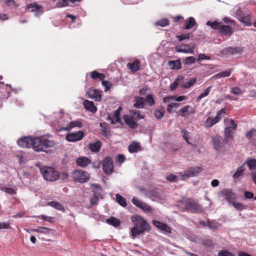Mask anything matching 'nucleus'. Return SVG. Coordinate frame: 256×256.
Instances as JSON below:
<instances>
[{
	"label": "nucleus",
	"instance_id": "6e6d98bb",
	"mask_svg": "<svg viewBox=\"0 0 256 256\" xmlns=\"http://www.w3.org/2000/svg\"><path fill=\"white\" fill-rule=\"evenodd\" d=\"M179 106V104L174 102L170 103L168 106L167 110L169 113H171L173 108H177Z\"/></svg>",
	"mask_w": 256,
	"mask_h": 256
},
{
	"label": "nucleus",
	"instance_id": "5fc2aeb1",
	"mask_svg": "<svg viewBox=\"0 0 256 256\" xmlns=\"http://www.w3.org/2000/svg\"><path fill=\"white\" fill-rule=\"evenodd\" d=\"M154 115L156 118L158 120L161 119L164 116V111L156 110L154 112Z\"/></svg>",
	"mask_w": 256,
	"mask_h": 256
},
{
	"label": "nucleus",
	"instance_id": "338daca9",
	"mask_svg": "<svg viewBox=\"0 0 256 256\" xmlns=\"http://www.w3.org/2000/svg\"><path fill=\"white\" fill-rule=\"evenodd\" d=\"M218 256H234L232 254L226 250L220 251L218 254Z\"/></svg>",
	"mask_w": 256,
	"mask_h": 256
},
{
	"label": "nucleus",
	"instance_id": "7ed1b4c3",
	"mask_svg": "<svg viewBox=\"0 0 256 256\" xmlns=\"http://www.w3.org/2000/svg\"><path fill=\"white\" fill-rule=\"evenodd\" d=\"M180 202L184 206L187 211L193 213L200 212L202 211V207L192 199L183 198L180 200Z\"/></svg>",
	"mask_w": 256,
	"mask_h": 256
},
{
	"label": "nucleus",
	"instance_id": "79ce46f5",
	"mask_svg": "<svg viewBox=\"0 0 256 256\" xmlns=\"http://www.w3.org/2000/svg\"><path fill=\"white\" fill-rule=\"evenodd\" d=\"M233 13L234 16L239 19L245 12L240 7H236L233 10Z\"/></svg>",
	"mask_w": 256,
	"mask_h": 256
},
{
	"label": "nucleus",
	"instance_id": "680f3d73",
	"mask_svg": "<svg viewBox=\"0 0 256 256\" xmlns=\"http://www.w3.org/2000/svg\"><path fill=\"white\" fill-rule=\"evenodd\" d=\"M102 85L104 86L106 88L105 90H104L105 92H106L109 89H110V88L112 86V84L110 83V82L108 81H106V80H102Z\"/></svg>",
	"mask_w": 256,
	"mask_h": 256
},
{
	"label": "nucleus",
	"instance_id": "bf43d9fd",
	"mask_svg": "<svg viewBox=\"0 0 256 256\" xmlns=\"http://www.w3.org/2000/svg\"><path fill=\"white\" fill-rule=\"evenodd\" d=\"M230 92L233 94L238 96L241 93V90L238 87H234L231 88Z\"/></svg>",
	"mask_w": 256,
	"mask_h": 256
},
{
	"label": "nucleus",
	"instance_id": "37998d69",
	"mask_svg": "<svg viewBox=\"0 0 256 256\" xmlns=\"http://www.w3.org/2000/svg\"><path fill=\"white\" fill-rule=\"evenodd\" d=\"M245 164L248 165L250 170H254L256 167V160L254 158L247 160Z\"/></svg>",
	"mask_w": 256,
	"mask_h": 256
},
{
	"label": "nucleus",
	"instance_id": "de8ad7c7",
	"mask_svg": "<svg viewBox=\"0 0 256 256\" xmlns=\"http://www.w3.org/2000/svg\"><path fill=\"white\" fill-rule=\"evenodd\" d=\"M146 101L147 102V103L150 106H153L155 103L154 97L151 94H148L146 96Z\"/></svg>",
	"mask_w": 256,
	"mask_h": 256
},
{
	"label": "nucleus",
	"instance_id": "864d4df0",
	"mask_svg": "<svg viewBox=\"0 0 256 256\" xmlns=\"http://www.w3.org/2000/svg\"><path fill=\"white\" fill-rule=\"evenodd\" d=\"M181 134H182V138L185 140L186 142L188 144H191V143L190 142V141L188 140V132L186 130L182 129L181 130Z\"/></svg>",
	"mask_w": 256,
	"mask_h": 256
},
{
	"label": "nucleus",
	"instance_id": "393cba45",
	"mask_svg": "<svg viewBox=\"0 0 256 256\" xmlns=\"http://www.w3.org/2000/svg\"><path fill=\"white\" fill-rule=\"evenodd\" d=\"M176 51L185 54H193L194 52V48H191L187 44L182 45L180 47L177 48Z\"/></svg>",
	"mask_w": 256,
	"mask_h": 256
},
{
	"label": "nucleus",
	"instance_id": "2f4dec72",
	"mask_svg": "<svg viewBox=\"0 0 256 256\" xmlns=\"http://www.w3.org/2000/svg\"><path fill=\"white\" fill-rule=\"evenodd\" d=\"M130 114L136 120H138L142 119L144 117V114H140V111L139 110H130Z\"/></svg>",
	"mask_w": 256,
	"mask_h": 256
},
{
	"label": "nucleus",
	"instance_id": "4be33fe9",
	"mask_svg": "<svg viewBox=\"0 0 256 256\" xmlns=\"http://www.w3.org/2000/svg\"><path fill=\"white\" fill-rule=\"evenodd\" d=\"M222 194L226 196V200L230 204L236 199L235 194L230 190H224L222 192Z\"/></svg>",
	"mask_w": 256,
	"mask_h": 256
},
{
	"label": "nucleus",
	"instance_id": "49530a36",
	"mask_svg": "<svg viewBox=\"0 0 256 256\" xmlns=\"http://www.w3.org/2000/svg\"><path fill=\"white\" fill-rule=\"evenodd\" d=\"M166 179L170 182H176L178 180V176L172 174H168L166 176Z\"/></svg>",
	"mask_w": 256,
	"mask_h": 256
},
{
	"label": "nucleus",
	"instance_id": "9d476101",
	"mask_svg": "<svg viewBox=\"0 0 256 256\" xmlns=\"http://www.w3.org/2000/svg\"><path fill=\"white\" fill-rule=\"evenodd\" d=\"M41 138L42 142V146L43 147V152H46V148H52L56 144L55 141L51 138L50 135L41 136Z\"/></svg>",
	"mask_w": 256,
	"mask_h": 256
},
{
	"label": "nucleus",
	"instance_id": "8fccbe9b",
	"mask_svg": "<svg viewBox=\"0 0 256 256\" xmlns=\"http://www.w3.org/2000/svg\"><path fill=\"white\" fill-rule=\"evenodd\" d=\"M49 205L58 210H64L62 206L58 202H49Z\"/></svg>",
	"mask_w": 256,
	"mask_h": 256
},
{
	"label": "nucleus",
	"instance_id": "2eb2a0df",
	"mask_svg": "<svg viewBox=\"0 0 256 256\" xmlns=\"http://www.w3.org/2000/svg\"><path fill=\"white\" fill-rule=\"evenodd\" d=\"M95 188L96 192H94L93 197L90 199V204L92 205H97L98 204L102 192L101 188L99 186L95 185Z\"/></svg>",
	"mask_w": 256,
	"mask_h": 256
},
{
	"label": "nucleus",
	"instance_id": "ea45409f",
	"mask_svg": "<svg viewBox=\"0 0 256 256\" xmlns=\"http://www.w3.org/2000/svg\"><path fill=\"white\" fill-rule=\"evenodd\" d=\"M231 71L230 70H226L224 72H222L219 73H218L216 74L214 78L218 79L220 78H225V77H228L230 75Z\"/></svg>",
	"mask_w": 256,
	"mask_h": 256
},
{
	"label": "nucleus",
	"instance_id": "6e6552de",
	"mask_svg": "<svg viewBox=\"0 0 256 256\" xmlns=\"http://www.w3.org/2000/svg\"><path fill=\"white\" fill-rule=\"evenodd\" d=\"M26 10L31 12H34V16H38L44 12L42 10V6L35 2L28 5Z\"/></svg>",
	"mask_w": 256,
	"mask_h": 256
},
{
	"label": "nucleus",
	"instance_id": "e433bc0d",
	"mask_svg": "<svg viewBox=\"0 0 256 256\" xmlns=\"http://www.w3.org/2000/svg\"><path fill=\"white\" fill-rule=\"evenodd\" d=\"M106 222L114 227L118 226L120 224V222L114 217H111L110 218L107 219Z\"/></svg>",
	"mask_w": 256,
	"mask_h": 256
},
{
	"label": "nucleus",
	"instance_id": "774afa93",
	"mask_svg": "<svg viewBox=\"0 0 256 256\" xmlns=\"http://www.w3.org/2000/svg\"><path fill=\"white\" fill-rule=\"evenodd\" d=\"M153 224L156 227L158 228L161 230L162 226L164 224V223H162L159 221L153 220L152 222Z\"/></svg>",
	"mask_w": 256,
	"mask_h": 256
},
{
	"label": "nucleus",
	"instance_id": "f3484780",
	"mask_svg": "<svg viewBox=\"0 0 256 256\" xmlns=\"http://www.w3.org/2000/svg\"><path fill=\"white\" fill-rule=\"evenodd\" d=\"M87 94L90 98L94 100L96 102H100L102 100V94L96 89H90L87 92Z\"/></svg>",
	"mask_w": 256,
	"mask_h": 256
},
{
	"label": "nucleus",
	"instance_id": "72a5a7b5",
	"mask_svg": "<svg viewBox=\"0 0 256 256\" xmlns=\"http://www.w3.org/2000/svg\"><path fill=\"white\" fill-rule=\"evenodd\" d=\"M140 150V147L138 143L132 142L128 146V150L131 153L138 152Z\"/></svg>",
	"mask_w": 256,
	"mask_h": 256
},
{
	"label": "nucleus",
	"instance_id": "1a4fd4ad",
	"mask_svg": "<svg viewBox=\"0 0 256 256\" xmlns=\"http://www.w3.org/2000/svg\"><path fill=\"white\" fill-rule=\"evenodd\" d=\"M84 136V132L82 130H79L68 134L66 136V140L68 142H75L81 140Z\"/></svg>",
	"mask_w": 256,
	"mask_h": 256
},
{
	"label": "nucleus",
	"instance_id": "13d9d810",
	"mask_svg": "<svg viewBox=\"0 0 256 256\" xmlns=\"http://www.w3.org/2000/svg\"><path fill=\"white\" fill-rule=\"evenodd\" d=\"M210 58L209 56H206L204 54H198L197 60L198 62H200L202 60H210Z\"/></svg>",
	"mask_w": 256,
	"mask_h": 256
},
{
	"label": "nucleus",
	"instance_id": "a878e982",
	"mask_svg": "<svg viewBox=\"0 0 256 256\" xmlns=\"http://www.w3.org/2000/svg\"><path fill=\"white\" fill-rule=\"evenodd\" d=\"M101 147V142L99 140H96L95 142L90 143L88 144V148L94 152H99Z\"/></svg>",
	"mask_w": 256,
	"mask_h": 256
},
{
	"label": "nucleus",
	"instance_id": "6ab92c4d",
	"mask_svg": "<svg viewBox=\"0 0 256 256\" xmlns=\"http://www.w3.org/2000/svg\"><path fill=\"white\" fill-rule=\"evenodd\" d=\"M239 21L246 26H250L252 24L251 22V15L249 12H245L238 19Z\"/></svg>",
	"mask_w": 256,
	"mask_h": 256
},
{
	"label": "nucleus",
	"instance_id": "c756f323",
	"mask_svg": "<svg viewBox=\"0 0 256 256\" xmlns=\"http://www.w3.org/2000/svg\"><path fill=\"white\" fill-rule=\"evenodd\" d=\"M206 25L211 27L212 29L214 30H220V26L222 25V23L218 22V21H210L208 20L206 22Z\"/></svg>",
	"mask_w": 256,
	"mask_h": 256
},
{
	"label": "nucleus",
	"instance_id": "69168bd1",
	"mask_svg": "<svg viewBox=\"0 0 256 256\" xmlns=\"http://www.w3.org/2000/svg\"><path fill=\"white\" fill-rule=\"evenodd\" d=\"M190 38V34H184L180 36H177V38L179 41H182L183 40L186 39H189Z\"/></svg>",
	"mask_w": 256,
	"mask_h": 256
},
{
	"label": "nucleus",
	"instance_id": "e2e57ef3",
	"mask_svg": "<svg viewBox=\"0 0 256 256\" xmlns=\"http://www.w3.org/2000/svg\"><path fill=\"white\" fill-rule=\"evenodd\" d=\"M122 110V108L119 107L114 112V116L116 121L120 120V112Z\"/></svg>",
	"mask_w": 256,
	"mask_h": 256
},
{
	"label": "nucleus",
	"instance_id": "a18cd8bd",
	"mask_svg": "<svg viewBox=\"0 0 256 256\" xmlns=\"http://www.w3.org/2000/svg\"><path fill=\"white\" fill-rule=\"evenodd\" d=\"M196 81V78H194L190 80L188 82L182 84L181 86L184 88H188L193 86Z\"/></svg>",
	"mask_w": 256,
	"mask_h": 256
},
{
	"label": "nucleus",
	"instance_id": "3c124183",
	"mask_svg": "<svg viewBox=\"0 0 256 256\" xmlns=\"http://www.w3.org/2000/svg\"><path fill=\"white\" fill-rule=\"evenodd\" d=\"M196 58L192 56H188L186 58L184 61V63L185 64H194L196 62Z\"/></svg>",
	"mask_w": 256,
	"mask_h": 256
},
{
	"label": "nucleus",
	"instance_id": "c03bdc74",
	"mask_svg": "<svg viewBox=\"0 0 256 256\" xmlns=\"http://www.w3.org/2000/svg\"><path fill=\"white\" fill-rule=\"evenodd\" d=\"M244 165V164L238 168L236 171L233 174V178H238L242 175V172L245 170Z\"/></svg>",
	"mask_w": 256,
	"mask_h": 256
},
{
	"label": "nucleus",
	"instance_id": "052dcab7",
	"mask_svg": "<svg viewBox=\"0 0 256 256\" xmlns=\"http://www.w3.org/2000/svg\"><path fill=\"white\" fill-rule=\"evenodd\" d=\"M254 132H256V129L252 128L246 134V137L249 140H250L254 136Z\"/></svg>",
	"mask_w": 256,
	"mask_h": 256
},
{
	"label": "nucleus",
	"instance_id": "4468645a",
	"mask_svg": "<svg viewBox=\"0 0 256 256\" xmlns=\"http://www.w3.org/2000/svg\"><path fill=\"white\" fill-rule=\"evenodd\" d=\"M32 144L30 148H32L34 151H43V147L42 146V142L41 136L39 138H32Z\"/></svg>",
	"mask_w": 256,
	"mask_h": 256
},
{
	"label": "nucleus",
	"instance_id": "7c9ffc66",
	"mask_svg": "<svg viewBox=\"0 0 256 256\" xmlns=\"http://www.w3.org/2000/svg\"><path fill=\"white\" fill-rule=\"evenodd\" d=\"M184 80V76H179L176 79V80L170 86V88L172 91L176 89L177 86L180 84L182 81Z\"/></svg>",
	"mask_w": 256,
	"mask_h": 256
},
{
	"label": "nucleus",
	"instance_id": "603ef678",
	"mask_svg": "<svg viewBox=\"0 0 256 256\" xmlns=\"http://www.w3.org/2000/svg\"><path fill=\"white\" fill-rule=\"evenodd\" d=\"M100 127L101 128L100 134L104 136H107L110 134L109 130L107 128L104 126L102 123L100 124Z\"/></svg>",
	"mask_w": 256,
	"mask_h": 256
},
{
	"label": "nucleus",
	"instance_id": "09e8293b",
	"mask_svg": "<svg viewBox=\"0 0 256 256\" xmlns=\"http://www.w3.org/2000/svg\"><path fill=\"white\" fill-rule=\"evenodd\" d=\"M155 24L161 26L162 27H164L165 26H168L169 24V22L168 19L164 18L156 22L155 23Z\"/></svg>",
	"mask_w": 256,
	"mask_h": 256
},
{
	"label": "nucleus",
	"instance_id": "f704fd0d",
	"mask_svg": "<svg viewBox=\"0 0 256 256\" xmlns=\"http://www.w3.org/2000/svg\"><path fill=\"white\" fill-rule=\"evenodd\" d=\"M144 98L142 97H137L136 98L135 103L134 106L138 108H142L144 106Z\"/></svg>",
	"mask_w": 256,
	"mask_h": 256
},
{
	"label": "nucleus",
	"instance_id": "bb28decb",
	"mask_svg": "<svg viewBox=\"0 0 256 256\" xmlns=\"http://www.w3.org/2000/svg\"><path fill=\"white\" fill-rule=\"evenodd\" d=\"M140 66V62L138 60H135L132 62L128 63L127 64V67L130 69V70L134 72H137L139 70Z\"/></svg>",
	"mask_w": 256,
	"mask_h": 256
},
{
	"label": "nucleus",
	"instance_id": "9b49d317",
	"mask_svg": "<svg viewBox=\"0 0 256 256\" xmlns=\"http://www.w3.org/2000/svg\"><path fill=\"white\" fill-rule=\"evenodd\" d=\"M132 202L137 207L141 208L144 212H150L152 211V208L150 206L147 204L146 203L140 200L138 198L134 197L132 200Z\"/></svg>",
	"mask_w": 256,
	"mask_h": 256
},
{
	"label": "nucleus",
	"instance_id": "ddd939ff",
	"mask_svg": "<svg viewBox=\"0 0 256 256\" xmlns=\"http://www.w3.org/2000/svg\"><path fill=\"white\" fill-rule=\"evenodd\" d=\"M195 113V110L193 107L187 105L182 107L178 112V115L182 117L186 116L192 115Z\"/></svg>",
	"mask_w": 256,
	"mask_h": 256
},
{
	"label": "nucleus",
	"instance_id": "5701e85b",
	"mask_svg": "<svg viewBox=\"0 0 256 256\" xmlns=\"http://www.w3.org/2000/svg\"><path fill=\"white\" fill-rule=\"evenodd\" d=\"M76 162L78 166L84 168L90 164V160L86 156H82L78 158Z\"/></svg>",
	"mask_w": 256,
	"mask_h": 256
},
{
	"label": "nucleus",
	"instance_id": "c85d7f7f",
	"mask_svg": "<svg viewBox=\"0 0 256 256\" xmlns=\"http://www.w3.org/2000/svg\"><path fill=\"white\" fill-rule=\"evenodd\" d=\"M144 232L142 229L135 226L131 228L130 236L132 238H134L143 234Z\"/></svg>",
	"mask_w": 256,
	"mask_h": 256
},
{
	"label": "nucleus",
	"instance_id": "473e14b6",
	"mask_svg": "<svg viewBox=\"0 0 256 256\" xmlns=\"http://www.w3.org/2000/svg\"><path fill=\"white\" fill-rule=\"evenodd\" d=\"M82 123L78 120H74L70 122L68 126L67 130H70L74 128H82Z\"/></svg>",
	"mask_w": 256,
	"mask_h": 256
},
{
	"label": "nucleus",
	"instance_id": "423d86ee",
	"mask_svg": "<svg viewBox=\"0 0 256 256\" xmlns=\"http://www.w3.org/2000/svg\"><path fill=\"white\" fill-rule=\"evenodd\" d=\"M72 176L75 181L84 183L88 180L90 174L83 170H78L73 172Z\"/></svg>",
	"mask_w": 256,
	"mask_h": 256
},
{
	"label": "nucleus",
	"instance_id": "39448f33",
	"mask_svg": "<svg viewBox=\"0 0 256 256\" xmlns=\"http://www.w3.org/2000/svg\"><path fill=\"white\" fill-rule=\"evenodd\" d=\"M130 219L136 226L138 227L144 231L148 232L150 230V226L142 217L138 216H134L131 217Z\"/></svg>",
	"mask_w": 256,
	"mask_h": 256
},
{
	"label": "nucleus",
	"instance_id": "58836bf2",
	"mask_svg": "<svg viewBox=\"0 0 256 256\" xmlns=\"http://www.w3.org/2000/svg\"><path fill=\"white\" fill-rule=\"evenodd\" d=\"M116 202L123 207H125L126 206L127 204L126 202V200L120 194H116Z\"/></svg>",
	"mask_w": 256,
	"mask_h": 256
},
{
	"label": "nucleus",
	"instance_id": "f03ea898",
	"mask_svg": "<svg viewBox=\"0 0 256 256\" xmlns=\"http://www.w3.org/2000/svg\"><path fill=\"white\" fill-rule=\"evenodd\" d=\"M40 171L44 178L47 181H56L60 177L58 172L53 167H43L40 169Z\"/></svg>",
	"mask_w": 256,
	"mask_h": 256
},
{
	"label": "nucleus",
	"instance_id": "b1692460",
	"mask_svg": "<svg viewBox=\"0 0 256 256\" xmlns=\"http://www.w3.org/2000/svg\"><path fill=\"white\" fill-rule=\"evenodd\" d=\"M124 118L126 123L131 128H135L137 127L138 124L132 116H124Z\"/></svg>",
	"mask_w": 256,
	"mask_h": 256
},
{
	"label": "nucleus",
	"instance_id": "412c9836",
	"mask_svg": "<svg viewBox=\"0 0 256 256\" xmlns=\"http://www.w3.org/2000/svg\"><path fill=\"white\" fill-rule=\"evenodd\" d=\"M83 105L86 110L93 114L95 113L97 110V108L94 106V102L92 101L86 100L83 102Z\"/></svg>",
	"mask_w": 256,
	"mask_h": 256
},
{
	"label": "nucleus",
	"instance_id": "0e129e2a",
	"mask_svg": "<svg viewBox=\"0 0 256 256\" xmlns=\"http://www.w3.org/2000/svg\"><path fill=\"white\" fill-rule=\"evenodd\" d=\"M38 218H42L44 221H46L50 222H52V218L50 216H46L44 215H41L38 216Z\"/></svg>",
	"mask_w": 256,
	"mask_h": 256
},
{
	"label": "nucleus",
	"instance_id": "dca6fc26",
	"mask_svg": "<svg viewBox=\"0 0 256 256\" xmlns=\"http://www.w3.org/2000/svg\"><path fill=\"white\" fill-rule=\"evenodd\" d=\"M218 32L221 35L230 37L233 34V29L229 26L221 25Z\"/></svg>",
	"mask_w": 256,
	"mask_h": 256
},
{
	"label": "nucleus",
	"instance_id": "4c0bfd02",
	"mask_svg": "<svg viewBox=\"0 0 256 256\" xmlns=\"http://www.w3.org/2000/svg\"><path fill=\"white\" fill-rule=\"evenodd\" d=\"M196 24V22L193 17H190L184 26V29L190 30L193 28Z\"/></svg>",
	"mask_w": 256,
	"mask_h": 256
},
{
	"label": "nucleus",
	"instance_id": "f257e3e1",
	"mask_svg": "<svg viewBox=\"0 0 256 256\" xmlns=\"http://www.w3.org/2000/svg\"><path fill=\"white\" fill-rule=\"evenodd\" d=\"M224 122L225 126L224 138L225 141L228 142L233 138V134L237 128L238 124L230 118H224Z\"/></svg>",
	"mask_w": 256,
	"mask_h": 256
},
{
	"label": "nucleus",
	"instance_id": "a211bd4d",
	"mask_svg": "<svg viewBox=\"0 0 256 256\" xmlns=\"http://www.w3.org/2000/svg\"><path fill=\"white\" fill-rule=\"evenodd\" d=\"M32 137H24L17 142L18 144L22 148H30L32 144Z\"/></svg>",
	"mask_w": 256,
	"mask_h": 256
},
{
	"label": "nucleus",
	"instance_id": "f8f14e48",
	"mask_svg": "<svg viewBox=\"0 0 256 256\" xmlns=\"http://www.w3.org/2000/svg\"><path fill=\"white\" fill-rule=\"evenodd\" d=\"M201 170L202 168L200 167L192 166L184 171V174L181 175V176L185 178L196 176Z\"/></svg>",
	"mask_w": 256,
	"mask_h": 256
},
{
	"label": "nucleus",
	"instance_id": "4d7b16f0",
	"mask_svg": "<svg viewBox=\"0 0 256 256\" xmlns=\"http://www.w3.org/2000/svg\"><path fill=\"white\" fill-rule=\"evenodd\" d=\"M33 230L37 232L44 234L48 233L50 232V230L46 227H39L38 228L34 229Z\"/></svg>",
	"mask_w": 256,
	"mask_h": 256
},
{
	"label": "nucleus",
	"instance_id": "aec40b11",
	"mask_svg": "<svg viewBox=\"0 0 256 256\" xmlns=\"http://www.w3.org/2000/svg\"><path fill=\"white\" fill-rule=\"evenodd\" d=\"M222 138L215 136L212 137V142L214 148L216 150H220L222 147Z\"/></svg>",
	"mask_w": 256,
	"mask_h": 256
},
{
	"label": "nucleus",
	"instance_id": "20e7f679",
	"mask_svg": "<svg viewBox=\"0 0 256 256\" xmlns=\"http://www.w3.org/2000/svg\"><path fill=\"white\" fill-rule=\"evenodd\" d=\"M226 114L224 108L221 109L218 113L216 117H208L204 122V126L206 128L212 126L214 125L219 122Z\"/></svg>",
	"mask_w": 256,
	"mask_h": 256
},
{
	"label": "nucleus",
	"instance_id": "c9c22d12",
	"mask_svg": "<svg viewBox=\"0 0 256 256\" xmlns=\"http://www.w3.org/2000/svg\"><path fill=\"white\" fill-rule=\"evenodd\" d=\"M90 76L92 79H99L100 80H102L105 78V76L103 74L99 73L96 70L91 72Z\"/></svg>",
	"mask_w": 256,
	"mask_h": 256
},
{
	"label": "nucleus",
	"instance_id": "0eeeda50",
	"mask_svg": "<svg viewBox=\"0 0 256 256\" xmlns=\"http://www.w3.org/2000/svg\"><path fill=\"white\" fill-rule=\"evenodd\" d=\"M104 172L108 174L114 172V162L112 158L110 156L106 157L102 161Z\"/></svg>",
	"mask_w": 256,
	"mask_h": 256
},
{
	"label": "nucleus",
	"instance_id": "a19ab883",
	"mask_svg": "<svg viewBox=\"0 0 256 256\" xmlns=\"http://www.w3.org/2000/svg\"><path fill=\"white\" fill-rule=\"evenodd\" d=\"M231 204L238 210H242L247 208V206L246 205H244L242 203L239 202H231Z\"/></svg>",
	"mask_w": 256,
	"mask_h": 256
},
{
	"label": "nucleus",
	"instance_id": "cd10ccee",
	"mask_svg": "<svg viewBox=\"0 0 256 256\" xmlns=\"http://www.w3.org/2000/svg\"><path fill=\"white\" fill-rule=\"evenodd\" d=\"M168 66L172 70H178L181 68V62L180 60H170L168 62Z\"/></svg>",
	"mask_w": 256,
	"mask_h": 256
}]
</instances>
